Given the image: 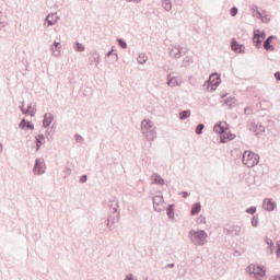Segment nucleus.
<instances>
[{
	"mask_svg": "<svg viewBox=\"0 0 280 280\" xmlns=\"http://www.w3.org/2000/svg\"><path fill=\"white\" fill-rule=\"evenodd\" d=\"M60 49H62V44H60V42H54V44L50 46V51L54 58H60Z\"/></svg>",
	"mask_w": 280,
	"mask_h": 280,
	"instance_id": "obj_11",
	"label": "nucleus"
},
{
	"mask_svg": "<svg viewBox=\"0 0 280 280\" xmlns=\"http://www.w3.org/2000/svg\"><path fill=\"white\" fill-rule=\"evenodd\" d=\"M27 127V122L25 121V119H23L21 122H20V128L22 129V130H24V128H26Z\"/></svg>",
	"mask_w": 280,
	"mask_h": 280,
	"instance_id": "obj_42",
	"label": "nucleus"
},
{
	"mask_svg": "<svg viewBox=\"0 0 280 280\" xmlns=\"http://www.w3.org/2000/svg\"><path fill=\"white\" fill-rule=\"evenodd\" d=\"M224 231H226L228 235H232V237H238V235L242 233V226L232 224L225 226Z\"/></svg>",
	"mask_w": 280,
	"mask_h": 280,
	"instance_id": "obj_9",
	"label": "nucleus"
},
{
	"mask_svg": "<svg viewBox=\"0 0 280 280\" xmlns=\"http://www.w3.org/2000/svg\"><path fill=\"white\" fill-rule=\"evenodd\" d=\"M275 78H276V80H279V81H280V72H276V73H275Z\"/></svg>",
	"mask_w": 280,
	"mask_h": 280,
	"instance_id": "obj_51",
	"label": "nucleus"
},
{
	"mask_svg": "<svg viewBox=\"0 0 280 280\" xmlns=\"http://www.w3.org/2000/svg\"><path fill=\"white\" fill-rule=\"evenodd\" d=\"M51 121H54V115L51 113L45 114L44 120H43V127L49 128V126H51Z\"/></svg>",
	"mask_w": 280,
	"mask_h": 280,
	"instance_id": "obj_17",
	"label": "nucleus"
},
{
	"mask_svg": "<svg viewBox=\"0 0 280 280\" xmlns=\"http://www.w3.org/2000/svg\"><path fill=\"white\" fill-rule=\"evenodd\" d=\"M260 19L262 23H270V19L267 15H262Z\"/></svg>",
	"mask_w": 280,
	"mask_h": 280,
	"instance_id": "obj_43",
	"label": "nucleus"
},
{
	"mask_svg": "<svg viewBox=\"0 0 280 280\" xmlns=\"http://www.w3.org/2000/svg\"><path fill=\"white\" fill-rule=\"evenodd\" d=\"M26 128H27V130H34V124H32V122H27L26 124Z\"/></svg>",
	"mask_w": 280,
	"mask_h": 280,
	"instance_id": "obj_48",
	"label": "nucleus"
},
{
	"mask_svg": "<svg viewBox=\"0 0 280 280\" xmlns=\"http://www.w3.org/2000/svg\"><path fill=\"white\" fill-rule=\"evenodd\" d=\"M275 38H277L275 35H270L264 42V49H266V51H275V46L270 44V43H272V40H275Z\"/></svg>",
	"mask_w": 280,
	"mask_h": 280,
	"instance_id": "obj_15",
	"label": "nucleus"
},
{
	"mask_svg": "<svg viewBox=\"0 0 280 280\" xmlns=\"http://www.w3.org/2000/svg\"><path fill=\"white\" fill-rule=\"evenodd\" d=\"M31 110H32V105H28L26 110L22 108V113L24 115H27V113H30Z\"/></svg>",
	"mask_w": 280,
	"mask_h": 280,
	"instance_id": "obj_47",
	"label": "nucleus"
},
{
	"mask_svg": "<svg viewBox=\"0 0 280 280\" xmlns=\"http://www.w3.org/2000/svg\"><path fill=\"white\" fill-rule=\"evenodd\" d=\"M248 130L255 135H264V132H266V127H264L261 124L250 122L248 125Z\"/></svg>",
	"mask_w": 280,
	"mask_h": 280,
	"instance_id": "obj_10",
	"label": "nucleus"
},
{
	"mask_svg": "<svg viewBox=\"0 0 280 280\" xmlns=\"http://www.w3.org/2000/svg\"><path fill=\"white\" fill-rule=\"evenodd\" d=\"M113 58L114 62H117V60L119 59L118 56H117V52H113V49L109 50L107 54H106V58Z\"/></svg>",
	"mask_w": 280,
	"mask_h": 280,
	"instance_id": "obj_31",
	"label": "nucleus"
},
{
	"mask_svg": "<svg viewBox=\"0 0 280 280\" xmlns=\"http://www.w3.org/2000/svg\"><path fill=\"white\" fill-rule=\"evenodd\" d=\"M89 180V177L86 175H82L79 179L80 183H86Z\"/></svg>",
	"mask_w": 280,
	"mask_h": 280,
	"instance_id": "obj_45",
	"label": "nucleus"
},
{
	"mask_svg": "<svg viewBox=\"0 0 280 280\" xmlns=\"http://www.w3.org/2000/svg\"><path fill=\"white\" fill-rule=\"evenodd\" d=\"M166 213L171 220H174V205L168 206Z\"/></svg>",
	"mask_w": 280,
	"mask_h": 280,
	"instance_id": "obj_30",
	"label": "nucleus"
},
{
	"mask_svg": "<svg viewBox=\"0 0 280 280\" xmlns=\"http://www.w3.org/2000/svg\"><path fill=\"white\" fill-rule=\"evenodd\" d=\"M153 200V209L161 213V211H165V201L163 200V195H156L152 198Z\"/></svg>",
	"mask_w": 280,
	"mask_h": 280,
	"instance_id": "obj_6",
	"label": "nucleus"
},
{
	"mask_svg": "<svg viewBox=\"0 0 280 280\" xmlns=\"http://www.w3.org/2000/svg\"><path fill=\"white\" fill-rule=\"evenodd\" d=\"M201 209H202V206H200V203L192 205V208L190 210L191 215H198V213H200Z\"/></svg>",
	"mask_w": 280,
	"mask_h": 280,
	"instance_id": "obj_25",
	"label": "nucleus"
},
{
	"mask_svg": "<svg viewBox=\"0 0 280 280\" xmlns=\"http://www.w3.org/2000/svg\"><path fill=\"white\" fill-rule=\"evenodd\" d=\"M63 174H65L63 178H69V176H71V168L69 166H66L63 168Z\"/></svg>",
	"mask_w": 280,
	"mask_h": 280,
	"instance_id": "obj_35",
	"label": "nucleus"
},
{
	"mask_svg": "<svg viewBox=\"0 0 280 280\" xmlns=\"http://www.w3.org/2000/svg\"><path fill=\"white\" fill-rule=\"evenodd\" d=\"M28 113H31V117H34L36 115V113L34 110H31Z\"/></svg>",
	"mask_w": 280,
	"mask_h": 280,
	"instance_id": "obj_56",
	"label": "nucleus"
},
{
	"mask_svg": "<svg viewBox=\"0 0 280 280\" xmlns=\"http://www.w3.org/2000/svg\"><path fill=\"white\" fill-rule=\"evenodd\" d=\"M246 213H249L250 215H255V213H257V208L250 207L246 210Z\"/></svg>",
	"mask_w": 280,
	"mask_h": 280,
	"instance_id": "obj_37",
	"label": "nucleus"
},
{
	"mask_svg": "<svg viewBox=\"0 0 280 280\" xmlns=\"http://www.w3.org/2000/svg\"><path fill=\"white\" fill-rule=\"evenodd\" d=\"M188 237L194 246H205V244H207L208 234L205 230H190Z\"/></svg>",
	"mask_w": 280,
	"mask_h": 280,
	"instance_id": "obj_2",
	"label": "nucleus"
},
{
	"mask_svg": "<svg viewBox=\"0 0 280 280\" xmlns=\"http://www.w3.org/2000/svg\"><path fill=\"white\" fill-rule=\"evenodd\" d=\"M254 16H256V19H261L262 15H261V12L255 11Z\"/></svg>",
	"mask_w": 280,
	"mask_h": 280,
	"instance_id": "obj_49",
	"label": "nucleus"
},
{
	"mask_svg": "<svg viewBox=\"0 0 280 280\" xmlns=\"http://www.w3.org/2000/svg\"><path fill=\"white\" fill-rule=\"evenodd\" d=\"M257 224H259V219H257V217H253L252 226H257Z\"/></svg>",
	"mask_w": 280,
	"mask_h": 280,
	"instance_id": "obj_40",
	"label": "nucleus"
},
{
	"mask_svg": "<svg viewBox=\"0 0 280 280\" xmlns=\"http://www.w3.org/2000/svg\"><path fill=\"white\" fill-rule=\"evenodd\" d=\"M194 62V58L192 57H189V56H186L183 60V67H189V65H191Z\"/></svg>",
	"mask_w": 280,
	"mask_h": 280,
	"instance_id": "obj_28",
	"label": "nucleus"
},
{
	"mask_svg": "<svg viewBox=\"0 0 280 280\" xmlns=\"http://www.w3.org/2000/svg\"><path fill=\"white\" fill-rule=\"evenodd\" d=\"M125 280H138L137 277H135V275L130 273V275H127Z\"/></svg>",
	"mask_w": 280,
	"mask_h": 280,
	"instance_id": "obj_41",
	"label": "nucleus"
},
{
	"mask_svg": "<svg viewBox=\"0 0 280 280\" xmlns=\"http://www.w3.org/2000/svg\"><path fill=\"white\" fill-rule=\"evenodd\" d=\"M253 43H255L257 49L261 47V43H264V39L259 37V30L254 31Z\"/></svg>",
	"mask_w": 280,
	"mask_h": 280,
	"instance_id": "obj_19",
	"label": "nucleus"
},
{
	"mask_svg": "<svg viewBox=\"0 0 280 280\" xmlns=\"http://www.w3.org/2000/svg\"><path fill=\"white\" fill-rule=\"evenodd\" d=\"M162 8H164V10L166 12H171V10H172V0H162Z\"/></svg>",
	"mask_w": 280,
	"mask_h": 280,
	"instance_id": "obj_26",
	"label": "nucleus"
},
{
	"mask_svg": "<svg viewBox=\"0 0 280 280\" xmlns=\"http://www.w3.org/2000/svg\"><path fill=\"white\" fill-rule=\"evenodd\" d=\"M36 141V152L40 150V145H45V136L44 135H38L35 137Z\"/></svg>",
	"mask_w": 280,
	"mask_h": 280,
	"instance_id": "obj_23",
	"label": "nucleus"
},
{
	"mask_svg": "<svg viewBox=\"0 0 280 280\" xmlns=\"http://www.w3.org/2000/svg\"><path fill=\"white\" fill-rule=\"evenodd\" d=\"M244 113H245L246 115H253V109H252L250 107H246V108L244 109Z\"/></svg>",
	"mask_w": 280,
	"mask_h": 280,
	"instance_id": "obj_46",
	"label": "nucleus"
},
{
	"mask_svg": "<svg viewBox=\"0 0 280 280\" xmlns=\"http://www.w3.org/2000/svg\"><path fill=\"white\" fill-rule=\"evenodd\" d=\"M95 62V67L100 66V62H102V57H100V54L97 51L92 52V57H90V65H93Z\"/></svg>",
	"mask_w": 280,
	"mask_h": 280,
	"instance_id": "obj_20",
	"label": "nucleus"
},
{
	"mask_svg": "<svg viewBox=\"0 0 280 280\" xmlns=\"http://www.w3.org/2000/svg\"><path fill=\"white\" fill-rule=\"evenodd\" d=\"M182 196H183V198H187V196H189V194L187 191H183Z\"/></svg>",
	"mask_w": 280,
	"mask_h": 280,
	"instance_id": "obj_52",
	"label": "nucleus"
},
{
	"mask_svg": "<svg viewBox=\"0 0 280 280\" xmlns=\"http://www.w3.org/2000/svg\"><path fill=\"white\" fill-rule=\"evenodd\" d=\"M191 116V110H183L179 113V119L185 120Z\"/></svg>",
	"mask_w": 280,
	"mask_h": 280,
	"instance_id": "obj_29",
	"label": "nucleus"
},
{
	"mask_svg": "<svg viewBox=\"0 0 280 280\" xmlns=\"http://www.w3.org/2000/svg\"><path fill=\"white\" fill-rule=\"evenodd\" d=\"M262 207L266 211H275V209H277V202L272 201L270 198H266L262 201Z\"/></svg>",
	"mask_w": 280,
	"mask_h": 280,
	"instance_id": "obj_13",
	"label": "nucleus"
},
{
	"mask_svg": "<svg viewBox=\"0 0 280 280\" xmlns=\"http://www.w3.org/2000/svg\"><path fill=\"white\" fill-rule=\"evenodd\" d=\"M225 106H229V108H233L237 106V98L230 96L224 100Z\"/></svg>",
	"mask_w": 280,
	"mask_h": 280,
	"instance_id": "obj_22",
	"label": "nucleus"
},
{
	"mask_svg": "<svg viewBox=\"0 0 280 280\" xmlns=\"http://www.w3.org/2000/svg\"><path fill=\"white\" fill-rule=\"evenodd\" d=\"M33 172L36 176H40V174H45V160L37 159L35 161Z\"/></svg>",
	"mask_w": 280,
	"mask_h": 280,
	"instance_id": "obj_8",
	"label": "nucleus"
},
{
	"mask_svg": "<svg viewBox=\"0 0 280 280\" xmlns=\"http://www.w3.org/2000/svg\"><path fill=\"white\" fill-rule=\"evenodd\" d=\"M202 130H205V125H203V124H199V125L196 127V133H197V135H202Z\"/></svg>",
	"mask_w": 280,
	"mask_h": 280,
	"instance_id": "obj_36",
	"label": "nucleus"
},
{
	"mask_svg": "<svg viewBox=\"0 0 280 280\" xmlns=\"http://www.w3.org/2000/svg\"><path fill=\"white\" fill-rule=\"evenodd\" d=\"M258 36L261 38V40H266V33L258 31Z\"/></svg>",
	"mask_w": 280,
	"mask_h": 280,
	"instance_id": "obj_44",
	"label": "nucleus"
},
{
	"mask_svg": "<svg viewBox=\"0 0 280 280\" xmlns=\"http://www.w3.org/2000/svg\"><path fill=\"white\" fill-rule=\"evenodd\" d=\"M231 48L236 54H244V51L246 49V47L244 45L237 43V40H235V38H233L231 42Z\"/></svg>",
	"mask_w": 280,
	"mask_h": 280,
	"instance_id": "obj_12",
	"label": "nucleus"
},
{
	"mask_svg": "<svg viewBox=\"0 0 280 280\" xmlns=\"http://www.w3.org/2000/svg\"><path fill=\"white\" fill-rule=\"evenodd\" d=\"M119 211H117V208H113V213L107 219V228L113 229V226L119 222Z\"/></svg>",
	"mask_w": 280,
	"mask_h": 280,
	"instance_id": "obj_7",
	"label": "nucleus"
},
{
	"mask_svg": "<svg viewBox=\"0 0 280 280\" xmlns=\"http://www.w3.org/2000/svg\"><path fill=\"white\" fill-rule=\"evenodd\" d=\"M242 161L243 165H246V167H255V165L259 163V154L253 151H245Z\"/></svg>",
	"mask_w": 280,
	"mask_h": 280,
	"instance_id": "obj_4",
	"label": "nucleus"
},
{
	"mask_svg": "<svg viewBox=\"0 0 280 280\" xmlns=\"http://www.w3.org/2000/svg\"><path fill=\"white\" fill-rule=\"evenodd\" d=\"M141 133L148 141H154L156 139V125L150 119H143L141 121Z\"/></svg>",
	"mask_w": 280,
	"mask_h": 280,
	"instance_id": "obj_1",
	"label": "nucleus"
},
{
	"mask_svg": "<svg viewBox=\"0 0 280 280\" xmlns=\"http://www.w3.org/2000/svg\"><path fill=\"white\" fill-rule=\"evenodd\" d=\"M3 19H8V15H4V18H3V12L0 11V25H2V27H5V25H8V23H5V21H3Z\"/></svg>",
	"mask_w": 280,
	"mask_h": 280,
	"instance_id": "obj_34",
	"label": "nucleus"
},
{
	"mask_svg": "<svg viewBox=\"0 0 280 280\" xmlns=\"http://www.w3.org/2000/svg\"><path fill=\"white\" fill-rule=\"evenodd\" d=\"M167 84L168 86H172V89H174V86H180V84H183V81L176 77H172V74H168Z\"/></svg>",
	"mask_w": 280,
	"mask_h": 280,
	"instance_id": "obj_14",
	"label": "nucleus"
},
{
	"mask_svg": "<svg viewBox=\"0 0 280 280\" xmlns=\"http://www.w3.org/2000/svg\"><path fill=\"white\" fill-rule=\"evenodd\" d=\"M142 0H133L135 3H141Z\"/></svg>",
	"mask_w": 280,
	"mask_h": 280,
	"instance_id": "obj_59",
	"label": "nucleus"
},
{
	"mask_svg": "<svg viewBox=\"0 0 280 280\" xmlns=\"http://www.w3.org/2000/svg\"><path fill=\"white\" fill-rule=\"evenodd\" d=\"M74 139H75V141H77L78 143H82V142L84 141V138H82V136H80V135H75V136H74Z\"/></svg>",
	"mask_w": 280,
	"mask_h": 280,
	"instance_id": "obj_39",
	"label": "nucleus"
},
{
	"mask_svg": "<svg viewBox=\"0 0 280 280\" xmlns=\"http://www.w3.org/2000/svg\"><path fill=\"white\" fill-rule=\"evenodd\" d=\"M168 56L171 58H180V56H183V51L178 47L171 46L168 48Z\"/></svg>",
	"mask_w": 280,
	"mask_h": 280,
	"instance_id": "obj_16",
	"label": "nucleus"
},
{
	"mask_svg": "<svg viewBox=\"0 0 280 280\" xmlns=\"http://www.w3.org/2000/svg\"><path fill=\"white\" fill-rule=\"evenodd\" d=\"M85 47L80 43V42H77L74 43V50L75 51H84Z\"/></svg>",
	"mask_w": 280,
	"mask_h": 280,
	"instance_id": "obj_32",
	"label": "nucleus"
},
{
	"mask_svg": "<svg viewBox=\"0 0 280 280\" xmlns=\"http://www.w3.org/2000/svg\"><path fill=\"white\" fill-rule=\"evenodd\" d=\"M49 135H50V132H49V130H47V131H46L47 140H48V141H51V139L49 138Z\"/></svg>",
	"mask_w": 280,
	"mask_h": 280,
	"instance_id": "obj_55",
	"label": "nucleus"
},
{
	"mask_svg": "<svg viewBox=\"0 0 280 280\" xmlns=\"http://www.w3.org/2000/svg\"><path fill=\"white\" fill-rule=\"evenodd\" d=\"M145 62H148V56H145V54L141 52L138 56V63L139 65H145Z\"/></svg>",
	"mask_w": 280,
	"mask_h": 280,
	"instance_id": "obj_27",
	"label": "nucleus"
},
{
	"mask_svg": "<svg viewBox=\"0 0 280 280\" xmlns=\"http://www.w3.org/2000/svg\"><path fill=\"white\" fill-rule=\"evenodd\" d=\"M0 152H3V144L0 143Z\"/></svg>",
	"mask_w": 280,
	"mask_h": 280,
	"instance_id": "obj_58",
	"label": "nucleus"
},
{
	"mask_svg": "<svg viewBox=\"0 0 280 280\" xmlns=\"http://www.w3.org/2000/svg\"><path fill=\"white\" fill-rule=\"evenodd\" d=\"M226 122H220L219 125H214L213 131L218 135H221V142L228 143V141H233L235 139V135L231 132H226Z\"/></svg>",
	"mask_w": 280,
	"mask_h": 280,
	"instance_id": "obj_3",
	"label": "nucleus"
},
{
	"mask_svg": "<svg viewBox=\"0 0 280 280\" xmlns=\"http://www.w3.org/2000/svg\"><path fill=\"white\" fill-rule=\"evenodd\" d=\"M265 244H267V253L268 255H272L275 253V243L268 237L265 238Z\"/></svg>",
	"mask_w": 280,
	"mask_h": 280,
	"instance_id": "obj_24",
	"label": "nucleus"
},
{
	"mask_svg": "<svg viewBox=\"0 0 280 280\" xmlns=\"http://www.w3.org/2000/svg\"><path fill=\"white\" fill-rule=\"evenodd\" d=\"M240 12V10L236 8V7H233L231 10H230V14L231 16H237V13Z\"/></svg>",
	"mask_w": 280,
	"mask_h": 280,
	"instance_id": "obj_38",
	"label": "nucleus"
},
{
	"mask_svg": "<svg viewBox=\"0 0 280 280\" xmlns=\"http://www.w3.org/2000/svg\"><path fill=\"white\" fill-rule=\"evenodd\" d=\"M277 257H280V244L278 243V248H277Z\"/></svg>",
	"mask_w": 280,
	"mask_h": 280,
	"instance_id": "obj_50",
	"label": "nucleus"
},
{
	"mask_svg": "<svg viewBox=\"0 0 280 280\" xmlns=\"http://www.w3.org/2000/svg\"><path fill=\"white\" fill-rule=\"evenodd\" d=\"M151 180H152V184L153 185H165V179H163V177H161V175L154 173L152 176H151Z\"/></svg>",
	"mask_w": 280,
	"mask_h": 280,
	"instance_id": "obj_18",
	"label": "nucleus"
},
{
	"mask_svg": "<svg viewBox=\"0 0 280 280\" xmlns=\"http://www.w3.org/2000/svg\"><path fill=\"white\" fill-rule=\"evenodd\" d=\"M128 3H130V1H135V0H126Z\"/></svg>",
	"mask_w": 280,
	"mask_h": 280,
	"instance_id": "obj_60",
	"label": "nucleus"
},
{
	"mask_svg": "<svg viewBox=\"0 0 280 280\" xmlns=\"http://www.w3.org/2000/svg\"><path fill=\"white\" fill-rule=\"evenodd\" d=\"M117 42H118L119 47H121V49H128V44H126V42L124 39L118 38Z\"/></svg>",
	"mask_w": 280,
	"mask_h": 280,
	"instance_id": "obj_33",
	"label": "nucleus"
},
{
	"mask_svg": "<svg viewBox=\"0 0 280 280\" xmlns=\"http://www.w3.org/2000/svg\"><path fill=\"white\" fill-rule=\"evenodd\" d=\"M174 3H175V5H180V3H183V1H180V0H175Z\"/></svg>",
	"mask_w": 280,
	"mask_h": 280,
	"instance_id": "obj_54",
	"label": "nucleus"
},
{
	"mask_svg": "<svg viewBox=\"0 0 280 280\" xmlns=\"http://www.w3.org/2000/svg\"><path fill=\"white\" fill-rule=\"evenodd\" d=\"M46 22L48 23V27H51V25H56V23H58V16L54 13L48 14L46 16Z\"/></svg>",
	"mask_w": 280,
	"mask_h": 280,
	"instance_id": "obj_21",
	"label": "nucleus"
},
{
	"mask_svg": "<svg viewBox=\"0 0 280 280\" xmlns=\"http://www.w3.org/2000/svg\"><path fill=\"white\" fill-rule=\"evenodd\" d=\"M272 280H280V276H276V277H273V279Z\"/></svg>",
	"mask_w": 280,
	"mask_h": 280,
	"instance_id": "obj_57",
	"label": "nucleus"
},
{
	"mask_svg": "<svg viewBox=\"0 0 280 280\" xmlns=\"http://www.w3.org/2000/svg\"><path fill=\"white\" fill-rule=\"evenodd\" d=\"M174 262H172V264H167L166 266H165V268H174Z\"/></svg>",
	"mask_w": 280,
	"mask_h": 280,
	"instance_id": "obj_53",
	"label": "nucleus"
},
{
	"mask_svg": "<svg viewBox=\"0 0 280 280\" xmlns=\"http://www.w3.org/2000/svg\"><path fill=\"white\" fill-rule=\"evenodd\" d=\"M247 272L255 279H264V277H266V271L264 270V268L256 265H249L247 267Z\"/></svg>",
	"mask_w": 280,
	"mask_h": 280,
	"instance_id": "obj_5",
	"label": "nucleus"
}]
</instances>
